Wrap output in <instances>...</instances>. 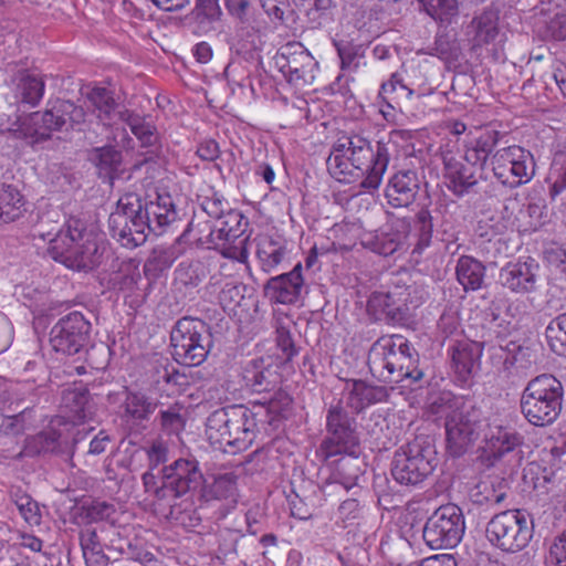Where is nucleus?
I'll return each instance as SVG.
<instances>
[{"instance_id": "nucleus-60", "label": "nucleus", "mask_w": 566, "mask_h": 566, "mask_svg": "<svg viewBox=\"0 0 566 566\" xmlns=\"http://www.w3.org/2000/svg\"><path fill=\"white\" fill-rule=\"evenodd\" d=\"M242 291L243 287L241 284L233 281L227 282L219 293L220 304L223 307H235L243 298Z\"/></svg>"}, {"instance_id": "nucleus-10", "label": "nucleus", "mask_w": 566, "mask_h": 566, "mask_svg": "<svg viewBox=\"0 0 566 566\" xmlns=\"http://www.w3.org/2000/svg\"><path fill=\"white\" fill-rule=\"evenodd\" d=\"M170 342L176 360L187 366L202 364L213 343L210 326L202 319L192 317L177 321L170 333Z\"/></svg>"}, {"instance_id": "nucleus-52", "label": "nucleus", "mask_w": 566, "mask_h": 566, "mask_svg": "<svg viewBox=\"0 0 566 566\" xmlns=\"http://www.w3.org/2000/svg\"><path fill=\"white\" fill-rule=\"evenodd\" d=\"M82 516L90 523L109 520L116 512L114 504L105 501H92L81 506Z\"/></svg>"}, {"instance_id": "nucleus-59", "label": "nucleus", "mask_w": 566, "mask_h": 566, "mask_svg": "<svg viewBox=\"0 0 566 566\" xmlns=\"http://www.w3.org/2000/svg\"><path fill=\"white\" fill-rule=\"evenodd\" d=\"M545 36L556 41L566 40V12L558 11L552 15L545 25Z\"/></svg>"}, {"instance_id": "nucleus-48", "label": "nucleus", "mask_w": 566, "mask_h": 566, "mask_svg": "<svg viewBox=\"0 0 566 566\" xmlns=\"http://www.w3.org/2000/svg\"><path fill=\"white\" fill-rule=\"evenodd\" d=\"M334 44L340 60V69L347 72H356L360 67V61L364 56L361 48L347 41H339Z\"/></svg>"}, {"instance_id": "nucleus-27", "label": "nucleus", "mask_w": 566, "mask_h": 566, "mask_svg": "<svg viewBox=\"0 0 566 566\" xmlns=\"http://www.w3.org/2000/svg\"><path fill=\"white\" fill-rule=\"evenodd\" d=\"M277 369L276 365L266 363L264 358L253 359L244 368V382L254 392H270L275 390L281 382Z\"/></svg>"}, {"instance_id": "nucleus-6", "label": "nucleus", "mask_w": 566, "mask_h": 566, "mask_svg": "<svg viewBox=\"0 0 566 566\" xmlns=\"http://www.w3.org/2000/svg\"><path fill=\"white\" fill-rule=\"evenodd\" d=\"M85 120V111L71 101L56 99L43 112H34L24 117H18L7 132L17 139L27 140L34 145L48 140L54 132L65 125L81 124Z\"/></svg>"}, {"instance_id": "nucleus-9", "label": "nucleus", "mask_w": 566, "mask_h": 566, "mask_svg": "<svg viewBox=\"0 0 566 566\" xmlns=\"http://www.w3.org/2000/svg\"><path fill=\"white\" fill-rule=\"evenodd\" d=\"M436 465L434 447L426 438H416L396 450L391 475L402 485H417L432 473Z\"/></svg>"}, {"instance_id": "nucleus-49", "label": "nucleus", "mask_w": 566, "mask_h": 566, "mask_svg": "<svg viewBox=\"0 0 566 566\" xmlns=\"http://www.w3.org/2000/svg\"><path fill=\"white\" fill-rule=\"evenodd\" d=\"M475 25L474 40L478 45L488 44L493 41L497 33L496 18L492 12H485L473 20Z\"/></svg>"}, {"instance_id": "nucleus-24", "label": "nucleus", "mask_w": 566, "mask_h": 566, "mask_svg": "<svg viewBox=\"0 0 566 566\" xmlns=\"http://www.w3.org/2000/svg\"><path fill=\"white\" fill-rule=\"evenodd\" d=\"M420 178L416 170L407 169L396 172L386 187V198L392 207H408L417 197Z\"/></svg>"}, {"instance_id": "nucleus-47", "label": "nucleus", "mask_w": 566, "mask_h": 566, "mask_svg": "<svg viewBox=\"0 0 566 566\" xmlns=\"http://www.w3.org/2000/svg\"><path fill=\"white\" fill-rule=\"evenodd\" d=\"M28 410L13 416L0 413V447L6 446L7 438H18L25 432Z\"/></svg>"}, {"instance_id": "nucleus-35", "label": "nucleus", "mask_w": 566, "mask_h": 566, "mask_svg": "<svg viewBox=\"0 0 566 566\" xmlns=\"http://www.w3.org/2000/svg\"><path fill=\"white\" fill-rule=\"evenodd\" d=\"M25 211V200L19 189L12 185L0 182V222H14Z\"/></svg>"}, {"instance_id": "nucleus-43", "label": "nucleus", "mask_w": 566, "mask_h": 566, "mask_svg": "<svg viewBox=\"0 0 566 566\" xmlns=\"http://www.w3.org/2000/svg\"><path fill=\"white\" fill-rule=\"evenodd\" d=\"M88 391L83 386L67 388L62 395V406L69 410L72 421H83L87 417Z\"/></svg>"}, {"instance_id": "nucleus-62", "label": "nucleus", "mask_w": 566, "mask_h": 566, "mask_svg": "<svg viewBox=\"0 0 566 566\" xmlns=\"http://www.w3.org/2000/svg\"><path fill=\"white\" fill-rule=\"evenodd\" d=\"M546 558L555 566H566V530L554 538Z\"/></svg>"}, {"instance_id": "nucleus-21", "label": "nucleus", "mask_w": 566, "mask_h": 566, "mask_svg": "<svg viewBox=\"0 0 566 566\" xmlns=\"http://www.w3.org/2000/svg\"><path fill=\"white\" fill-rule=\"evenodd\" d=\"M482 436L484 451L493 460L501 459L523 443V437L497 418L485 420Z\"/></svg>"}, {"instance_id": "nucleus-14", "label": "nucleus", "mask_w": 566, "mask_h": 566, "mask_svg": "<svg viewBox=\"0 0 566 566\" xmlns=\"http://www.w3.org/2000/svg\"><path fill=\"white\" fill-rule=\"evenodd\" d=\"M489 541L504 552H520L533 536V526L521 511H504L491 518L486 526Z\"/></svg>"}, {"instance_id": "nucleus-40", "label": "nucleus", "mask_w": 566, "mask_h": 566, "mask_svg": "<svg viewBox=\"0 0 566 566\" xmlns=\"http://www.w3.org/2000/svg\"><path fill=\"white\" fill-rule=\"evenodd\" d=\"M87 99L104 125H109L114 117H118V113L123 112L122 109L117 111L118 104L114 98V92L106 87L92 88L87 94Z\"/></svg>"}, {"instance_id": "nucleus-57", "label": "nucleus", "mask_w": 566, "mask_h": 566, "mask_svg": "<svg viewBox=\"0 0 566 566\" xmlns=\"http://www.w3.org/2000/svg\"><path fill=\"white\" fill-rule=\"evenodd\" d=\"M140 280L142 275L137 269L128 268L127 270L113 273L109 277V284L114 290L132 293Z\"/></svg>"}, {"instance_id": "nucleus-30", "label": "nucleus", "mask_w": 566, "mask_h": 566, "mask_svg": "<svg viewBox=\"0 0 566 566\" xmlns=\"http://www.w3.org/2000/svg\"><path fill=\"white\" fill-rule=\"evenodd\" d=\"M403 234L391 226L366 232L361 235V245L379 255L389 256L403 245Z\"/></svg>"}, {"instance_id": "nucleus-19", "label": "nucleus", "mask_w": 566, "mask_h": 566, "mask_svg": "<svg viewBox=\"0 0 566 566\" xmlns=\"http://www.w3.org/2000/svg\"><path fill=\"white\" fill-rule=\"evenodd\" d=\"M539 276V263L531 258H520L507 262L500 269V284L515 294H528L536 290Z\"/></svg>"}, {"instance_id": "nucleus-8", "label": "nucleus", "mask_w": 566, "mask_h": 566, "mask_svg": "<svg viewBox=\"0 0 566 566\" xmlns=\"http://www.w3.org/2000/svg\"><path fill=\"white\" fill-rule=\"evenodd\" d=\"M142 481L146 493L163 501L177 499L199 489L203 483V474L195 458H180L160 469L158 473L145 472Z\"/></svg>"}, {"instance_id": "nucleus-28", "label": "nucleus", "mask_w": 566, "mask_h": 566, "mask_svg": "<svg viewBox=\"0 0 566 566\" xmlns=\"http://www.w3.org/2000/svg\"><path fill=\"white\" fill-rule=\"evenodd\" d=\"M157 407V399L143 391L126 388L122 418L128 424L139 426L150 419Z\"/></svg>"}, {"instance_id": "nucleus-34", "label": "nucleus", "mask_w": 566, "mask_h": 566, "mask_svg": "<svg viewBox=\"0 0 566 566\" xmlns=\"http://www.w3.org/2000/svg\"><path fill=\"white\" fill-rule=\"evenodd\" d=\"M88 159L97 168L98 176L109 184L122 174V153L113 146L93 148Z\"/></svg>"}, {"instance_id": "nucleus-36", "label": "nucleus", "mask_w": 566, "mask_h": 566, "mask_svg": "<svg viewBox=\"0 0 566 566\" xmlns=\"http://www.w3.org/2000/svg\"><path fill=\"white\" fill-rule=\"evenodd\" d=\"M285 252L286 248L280 240L268 234L256 238L255 254L264 272H272L282 262Z\"/></svg>"}, {"instance_id": "nucleus-13", "label": "nucleus", "mask_w": 566, "mask_h": 566, "mask_svg": "<svg viewBox=\"0 0 566 566\" xmlns=\"http://www.w3.org/2000/svg\"><path fill=\"white\" fill-rule=\"evenodd\" d=\"M248 227V218L241 211L229 208L216 221V228H205L209 231L210 241H216V250L224 258L245 263L249 256V235H245Z\"/></svg>"}, {"instance_id": "nucleus-18", "label": "nucleus", "mask_w": 566, "mask_h": 566, "mask_svg": "<svg viewBox=\"0 0 566 566\" xmlns=\"http://www.w3.org/2000/svg\"><path fill=\"white\" fill-rule=\"evenodd\" d=\"M91 323L80 312L60 318L50 332L52 348L64 355L78 354L88 343Z\"/></svg>"}, {"instance_id": "nucleus-2", "label": "nucleus", "mask_w": 566, "mask_h": 566, "mask_svg": "<svg viewBox=\"0 0 566 566\" xmlns=\"http://www.w3.org/2000/svg\"><path fill=\"white\" fill-rule=\"evenodd\" d=\"M328 436L319 446L318 452L324 460L346 454L337 461L334 478L346 490L356 485L360 475L357 465L359 439L355 428V420L339 405L332 406L326 417Z\"/></svg>"}, {"instance_id": "nucleus-58", "label": "nucleus", "mask_w": 566, "mask_h": 566, "mask_svg": "<svg viewBox=\"0 0 566 566\" xmlns=\"http://www.w3.org/2000/svg\"><path fill=\"white\" fill-rule=\"evenodd\" d=\"M181 408L177 405L159 412L160 427L168 433H177L185 426V420L180 413Z\"/></svg>"}, {"instance_id": "nucleus-1", "label": "nucleus", "mask_w": 566, "mask_h": 566, "mask_svg": "<svg viewBox=\"0 0 566 566\" xmlns=\"http://www.w3.org/2000/svg\"><path fill=\"white\" fill-rule=\"evenodd\" d=\"M388 145L373 142L359 134H350L337 139L326 160L327 171L339 182L360 181L366 190L379 188L389 164Z\"/></svg>"}, {"instance_id": "nucleus-55", "label": "nucleus", "mask_w": 566, "mask_h": 566, "mask_svg": "<svg viewBox=\"0 0 566 566\" xmlns=\"http://www.w3.org/2000/svg\"><path fill=\"white\" fill-rule=\"evenodd\" d=\"M416 229L418 231V243L415 248L419 253L431 243L433 224L432 217L427 209H421L416 216Z\"/></svg>"}, {"instance_id": "nucleus-29", "label": "nucleus", "mask_w": 566, "mask_h": 566, "mask_svg": "<svg viewBox=\"0 0 566 566\" xmlns=\"http://www.w3.org/2000/svg\"><path fill=\"white\" fill-rule=\"evenodd\" d=\"M443 164L446 185L455 196L462 197L469 193L470 189L478 184L474 169L454 156H444Z\"/></svg>"}, {"instance_id": "nucleus-4", "label": "nucleus", "mask_w": 566, "mask_h": 566, "mask_svg": "<svg viewBox=\"0 0 566 566\" xmlns=\"http://www.w3.org/2000/svg\"><path fill=\"white\" fill-rule=\"evenodd\" d=\"M254 415L242 405L212 411L206 421V436L211 446L226 453L247 450L255 439Z\"/></svg>"}, {"instance_id": "nucleus-42", "label": "nucleus", "mask_w": 566, "mask_h": 566, "mask_svg": "<svg viewBox=\"0 0 566 566\" xmlns=\"http://www.w3.org/2000/svg\"><path fill=\"white\" fill-rule=\"evenodd\" d=\"M226 9L229 15L234 19L235 25L247 31L249 29L255 30V9L253 7V0H223Z\"/></svg>"}, {"instance_id": "nucleus-53", "label": "nucleus", "mask_w": 566, "mask_h": 566, "mask_svg": "<svg viewBox=\"0 0 566 566\" xmlns=\"http://www.w3.org/2000/svg\"><path fill=\"white\" fill-rule=\"evenodd\" d=\"M216 228V221H203V222H193L191 221L187 229L182 232V234L178 238V242L187 240L192 237L193 241L198 245H207L208 248L216 249V241H210L209 231L206 230L205 227Z\"/></svg>"}, {"instance_id": "nucleus-7", "label": "nucleus", "mask_w": 566, "mask_h": 566, "mask_svg": "<svg viewBox=\"0 0 566 566\" xmlns=\"http://www.w3.org/2000/svg\"><path fill=\"white\" fill-rule=\"evenodd\" d=\"M564 388L551 374L530 380L521 396V411L533 426H549L558 418L563 407Z\"/></svg>"}, {"instance_id": "nucleus-39", "label": "nucleus", "mask_w": 566, "mask_h": 566, "mask_svg": "<svg viewBox=\"0 0 566 566\" xmlns=\"http://www.w3.org/2000/svg\"><path fill=\"white\" fill-rule=\"evenodd\" d=\"M60 433L54 429L39 432L35 436L28 437L24 440L22 450L17 458L34 457L41 453L55 452L60 448Z\"/></svg>"}, {"instance_id": "nucleus-45", "label": "nucleus", "mask_w": 566, "mask_h": 566, "mask_svg": "<svg viewBox=\"0 0 566 566\" xmlns=\"http://www.w3.org/2000/svg\"><path fill=\"white\" fill-rule=\"evenodd\" d=\"M429 53L443 61L453 62L458 61L461 54V48L455 34L442 32L437 34L433 46L430 49Z\"/></svg>"}, {"instance_id": "nucleus-63", "label": "nucleus", "mask_w": 566, "mask_h": 566, "mask_svg": "<svg viewBox=\"0 0 566 566\" xmlns=\"http://www.w3.org/2000/svg\"><path fill=\"white\" fill-rule=\"evenodd\" d=\"M163 381L177 390H184L188 385V378L185 374L179 373L167 360H163Z\"/></svg>"}, {"instance_id": "nucleus-38", "label": "nucleus", "mask_w": 566, "mask_h": 566, "mask_svg": "<svg viewBox=\"0 0 566 566\" xmlns=\"http://www.w3.org/2000/svg\"><path fill=\"white\" fill-rule=\"evenodd\" d=\"M118 118L128 125L132 133L140 142L142 147L154 148L150 150V153H156V149L158 148L157 146L159 136L154 125L147 123L144 117L134 114L128 109H123V112H119Z\"/></svg>"}, {"instance_id": "nucleus-20", "label": "nucleus", "mask_w": 566, "mask_h": 566, "mask_svg": "<svg viewBox=\"0 0 566 566\" xmlns=\"http://www.w3.org/2000/svg\"><path fill=\"white\" fill-rule=\"evenodd\" d=\"M302 264L290 272L273 276L264 285V296L274 304L292 305L298 302L305 290Z\"/></svg>"}, {"instance_id": "nucleus-25", "label": "nucleus", "mask_w": 566, "mask_h": 566, "mask_svg": "<svg viewBox=\"0 0 566 566\" xmlns=\"http://www.w3.org/2000/svg\"><path fill=\"white\" fill-rule=\"evenodd\" d=\"M397 292H377L368 300L367 307L376 318L387 319L392 323H402L409 316V307L406 298Z\"/></svg>"}, {"instance_id": "nucleus-11", "label": "nucleus", "mask_w": 566, "mask_h": 566, "mask_svg": "<svg viewBox=\"0 0 566 566\" xmlns=\"http://www.w3.org/2000/svg\"><path fill=\"white\" fill-rule=\"evenodd\" d=\"M453 409L446 417L447 451L450 455L459 458L463 455L482 434L485 418L482 411L472 405L457 401Z\"/></svg>"}, {"instance_id": "nucleus-41", "label": "nucleus", "mask_w": 566, "mask_h": 566, "mask_svg": "<svg viewBox=\"0 0 566 566\" xmlns=\"http://www.w3.org/2000/svg\"><path fill=\"white\" fill-rule=\"evenodd\" d=\"M208 499L226 501L229 509L234 507L238 502L237 475L224 473L214 478L212 484L206 491Z\"/></svg>"}, {"instance_id": "nucleus-32", "label": "nucleus", "mask_w": 566, "mask_h": 566, "mask_svg": "<svg viewBox=\"0 0 566 566\" xmlns=\"http://www.w3.org/2000/svg\"><path fill=\"white\" fill-rule=\"evenodd\" d=\"M347 405L359 412L366 407L386 401L389 392L384 386L369 385L363 380H353L347 385Z\"/></svg>"}, {"instance_id": "nucleus-51", "label": "nucleus", "mask_w": 566, "mask_h": 566, "mask_svg": "<svg viewBox=\"0 0 566 566\" xmlns=\"http://www.w3.org/2000/svg\"><path fill=\"white\" fill-rule=\"evenodd\" d=\"M145 454L148 459V470L146 472L156 473L160 464L168 460V447L160 440H155L149 447L136 450L133 457Z\"/></svg>"}, {"instance_id": "nucleus-46", "label": "nucleus", "mask_w": 566, "mask_h": 566, "mask_svg": "<svg viewBox=\"0 0 566 566\" xmlns=\"http://www.w3.org/2000/svg\"><path fill=\"white\" fill-rule=\"evenodd\" d=\"M546 337L551 349L566 357V313L551 321L546 327Z\"/></svg>"}, {"instance_id": "nucleus-15", "label": "nucleus", "mask_w": 566, "mask_h": 566, "mask_svg": "<svg viewBox=\"0 0 566 566\" xmlns=\"http://www.w3.org/2000/svg\"><path fill=\"white\" fill-rule=\"evenodd\" d=\"M462 511L455 504H447L437 509L427 520L422 537L432 549L453 548L464 534Z\"/></svg>"}, {"instance_id": "nucleus-12", "label": "nucleus", "mask_w": 566, "mask_h": 566, "mask_svg": "<svg viewBox=\"0 0 566 566\" xmlns=\"http://www.w3.org/2000/svg\"><path fill=\"white\" fill-rule=\"evenodd\" d=\"M140 212L142 199L135 193L120 197L115 210L111 212L108 229L122 247L134 249L146 241L148 226L140 217Z\"/></svg>"}, {"instance_id": "nucleus-17", "label": "nucleus", "mask_w": 566, "mask_h": 566, "mask_svg": "<svg viewBox=\"0 0 566 566\" xmlns=\"http://www.w3.org/2000/svg\"><path fill=\"white\" fill-rule=\"evenodd\" d=\"M494 176L511 188L527 182L533 175V159L530 151L513 145L497 149L492 158Z\"/></svg>"}, {"instance_id": "nucleus-54", "label": "nucleus", "mask_w": 566, "mask_h": 566, "mask_svg": "<svg viewBox=\"0 0 566 566\" xmlns=\"http://www.w3.org/2000/svg\"><path fill=\"white\" fill-rule=\"evenodd\" d=\"M180 242H176L170 247H157L153 250L149 263L154 264L156 270H167L180 256L179 250Z\"/></svg>"}, {"instance_id": "nucleus-31", "label": "nucleus", "mask_w": 566, "mask_h": 566, "mask_svg": "<svg viewBox=\"0 0 566 566\" xmlns=\"http://www.w3.org/2000/svg\"><path fill=\"white\" fill-rule=\"evenodd\" d=\"M509 482L501 476H491L478 482L469 492L472 503L480 506L501 504L507 496Z\"/></svg>"}, {"instance_id": "nucleus-61", "label": "nucleus", "mask_w": 566, "mask_h": 566, "mask_svg": "<svg viewBox=\"0 0 566 566\" xmlns=\"http://www.w3.org/2000/svg\"><path fill=\"white\" fill-rule=\"evenodd\" d=\"M358 0H348V10L354 17L355 27L358 30L370 32L371 29V11L364 4L357 6Z\"/></svg>"}, {"instance_id": "nucleus-16", "label": "nucleus", "mask_w": 566, "mask_h": 566, "mask_svg": "<svg viewBox=\"0 0 566 566\" xmlns=\"http://www.w3.org/2000/svg\"><path fill=\"white\" fill-rule=\"evenodd\" d=\"M277 70L296 88L314 83L318 63L301 42H289L273 57Z\"/></svg>"}, {"instance_id": "nucleus-3", "label": "nucleus", "mask_w": 566, "mask_h": 566, "mask_svg": "<svg viewBox=\"0 0 566 566\" xmlns=\"http://www.w3.org/2000/svg\"><path fill=\"white\" fill-rule=\"evenodd\" d=\"M418 364V353L401 335L378 338L368 353L369 370L382 382H406L402 387L418 382L423 377Z\"/></svg>"}, {"instance_id": "nucleus-44", "label": "nucleus", "mask_w": 566, "mask_h": 566, "mask_svg": "<svg viewBox=\"0 0 566 566\" xmlns=\"http://www.w3.org/2000/svg\"><path fill=\"white\" fill-rule=\"evenodd\" d=\"M10 499L17 506L20 515L31 526L41 524L42 513L40 504L21 489H12Z\"/></svg>"}, {"instance_id": "nucleus-33", "label": "nucleus", "mask_w": 566, "mask_h": 566, "mask_svg": "<svg viewBox=\"0 0 566 566\" xmlns=\"http://www.w3.org/2000/svg\"><path fill=\"white\" fill-rule=\"evenodd\" d=\"M502 134L495 129H486L465 147L464 159L471 166L484 168L490 155L500 142Z\"/></svg>"}, {"instance_id": "nucleus-22", "label": "nucleus", "mask_w": 566, "mask_h": 566, "mask_svg": "<svg viewBox=\"0 0 566 566\" xmlns=\"http://www.w3.org/2000/svg\"><path fill=\"white\" fill-rule=\"evenodd\" d=\"M11 85L15 103L35 107L44 95L45 78L36 71L21 69L12 76Z\"/></svg>"}, {"instance_id": "nucleus-50", "label": "nucleus", "mask_w": 566, "mask_h": 566, "mask_svg": "<svg viewBox=\"0 0 566 566\" xmlns=\"http://www.w3.org/2000/svg\"><path fill=\"white\" fill-rule=\"evenodd\" d=\"M426 12L441 22L449 21L458 13L457 0H420Z\"/></svg>"}, {"instance_id": "nucleus-5", "label": "nucleus", "mask_w": 566, "mask_h": 566, "mask_svg": "<svg viewBox=\"0 0 566 566\" xmlns=\"http://www.w3.org/2000/svg\"><path fill=\"white\" fill-rule=\"evenodd\" d=\"M49 254L55 261L76 271H92L101 263L102 253L86 223L76 217L66 220L53 239Z\"/></svg>"}, {"instance_id": "nucleus-56", "label": "nucleus", "mask_w": 566, "mask_h": 566, "mask_svg": "<svg viewBox=\"0 0 566 566\" xmlns=\"http://www.w3.org/2000/svg\"><path fill=\"white\" fill-rule=\"evenodd\" d=\"M403 71L406 75L407 97L411 98L415 94H418V96L427 95L428 81L420 67L411 65L403 67Z\"/></svg>"}, {"instance_id": "nucleus-37", "label": "nucleus", "mask_w": 566, "mask_h": 566, "mask_svg": "<svg viewBox=\"0 0 566 566\" xmlns=\"http://www.w3.org/2000/svg\"><path fill=\"white\" fill-rule=\"evenodd\" d=\"M455 274L465 291H476L483 285L485 266L472 256L462 255L458 259Z\"/></svg>"}, {"instance_id": "nucleus-23", "label": "nucleus", "mask_w": 566, "mask_h": 566, "mask_svg": "<svg viewBox=\"0 0 566 566\" xmlns=\"http://www.w3.org/2000/svg\"><path fill=\"white\" fill-rule=\"evenodd\" d=\"M483 344L474 340H459L452 347V365L458 379L468 382L480 369Z\"/></svg>"}, {"instance_id": "nucleus-26", "label": "nucleus", "mask_w": 566, "mask_h": 566, "mask_svg": "<svg viewBox=\"0 0 566 566\" xmlns=\"http://www.w3.org/2000/svg\"><path fill=\"white\" fill-rule=\"evenodd\" d=\"M140 217L148 226L146 227L147 233L153 232L159 235L167 226L176 220L177 212L170 196L158 195L155 201L142 202Z\"/></svg>"}, {"instance_id": "nucleus-64", "label": "nucleus", "mask_w": 566, "mask_h": 566, "mask_svg": "<svg viewBox=\"0 0 566 566\" xmlns=\"http://www.w3.org/2000/svg\"><path fill=\"white\" fill-rule=\"evenodd\" d=\"M276 345L284 354V359L286 361L291 360L296 354L297 350L294 345V340L292 338L291 332L287 327L283 325H279L276 327Z\"/></svg>"}]
</instances>
